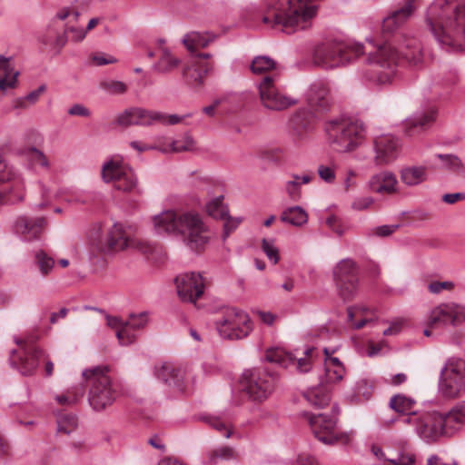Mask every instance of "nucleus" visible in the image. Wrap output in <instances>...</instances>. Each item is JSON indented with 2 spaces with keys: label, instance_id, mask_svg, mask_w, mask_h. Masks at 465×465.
<instances>
[{
  "label": "nucleus",
  "instance_id": "f257e3e1",
  "mask_svg": "<svg viewBox=\"0 0 465 465\" xmlns=\"http://www.w3.org/2000/svg\"><path fill=\"white\" fill-rule=\"evenodd\" d=\"M415 1L404 0L402 6L382 20L381 33L385 43L368 57L371 69L366 72V77L370 81L377 84L391 83L400 60H404L414 67L422 64V53L416 41L409 39L401 43V36L397 34V30L413 14Z\"/></svg>",
  "mask_w": 465,
  "mask_h": 465
},
{
  "label": "nucleus",
  "instance_id": "f03ea898",
  "mask_svg": "<svg viewBox=\"0 0 465 465\" xmlns=\"http://www.w3.org/2000/svg\"><path fill=\"white\" fill-rule=\"evenodd\" d=\"M425 25L441 45L465 48V0H434L427 9Z\"/></svg>",
  "mask_w": 465,
  "mask_h": 465
},
{
  "label": "nucleus",
  "instance_id": "7ed1b4c3",
  "mask_svg": "<svg viewBox=\"0 0 465 465\" xmlns=\"http://www.w3.org/2000/svg\"><path fill=\"white\" fill-rule=\"evenodd\" d=\"M153 222L157 234H180L194 252H202L209 242L208 228L198 213L188 212L177 215L173 211H165L155 215Z\"/></svg>",
  "mask_w": 465,
  "mask_h": 465
},
{
  "label": "nucleus",
  "instance_id": "20e7f679",
  "mask_svg": "<svg viewBox=\"0 0 465 465\" xmlns=\"http://www.w3.org/2000/svg\"><path fill=\"white\" fill-rule=\"evenodd\" d=\"M316 11V5H303L302 0H297V3L292 0H269L262 21L272 28L281 26L283 32L292 34L308 27Z\"/></svg>",
  "mask_w": 465,
  "mask_h": 465
},
{
  "label": "nucleus",
  "instance_id": "39448f33",
  "mask_svg": "<svg viewBox=\"0 0 465 465\" xmlns=\"http://www.w3.org/2000/svg\"><path fill=\"white\" fill-rule=\"evenodd\" d=\"M325 132L331 148L339 153L355 150L365 136V128L361 122L344 116L327 121Z\"/></svg>",
  "mask_w": 465,
  "mask_h": 465
},
{
  "label": "nucleus",
  "instance_id": "423d86ee",
  "mask_svg": "<svg viewBox=\"0 0 465 465\" xmlns=\"http://www.w3.org/2000/svg\"><path fill=\"white\" fill-rule=\"evenodd\" d=\"M279 380L274 368L256 367L242 372L241 385L250 400L262 402L273 393Z\"/></svg>",
  "mask_w": 465,
  "mask_h": 465
},
{
  "label": "nucleus",
  "instance_id": "0eeeda50",
  "mask_svg": "<svg viewBox=\"0 0 465 465\" xmlns=\"http://www.w3.org/2000/svg\"><path fill=\"white\" fill-rule=\"evenodd\" d=\"M361 44L350 45L341 41H328L318 45L313 53V62L324 69H331L350 63L363 54Z\"/></svg>",
  "mask_w": 465,
  "mask_h": 465
},
{
  "label": "nucleus",
  "instance_id": "6e6552de",
  "mask_svg": "<svg viewBox=\"0 0 465 465\" xmlns=\"http://www.w3.org/2000/svg\"><path fill=\"white\" fill-rule=\"evenodd\" d=\"M108 371V366H96L84 370L82 374L90 382L88 401L95 411L105 410L115 401V391Z\"/></svg>",
  "mask_w": 465,
  "mask_h": 465
},
{
  "label": "nucleus",
  "instance_id": "1a4fd4ad",
  "mask_svg": "<svg viewBox=\"0 0 465 465\" xmlns=\"http://www.w3.org/2000/svg\"><path fill=\"white\" fill-rule=\"evenodd\" d=\"M214 324L220 336L228 340L245 338L252 330L249 315L235 307L225 308Z\"/></svg>",
  "mask_w": 465,
  "mask_h": 465
},
{
  "label": "nucleus",
  "instance_id": "9d476101",
  "mask_svg": "<svg viewBox=\"0 0 465 465\" xmlns=\"http://www.w3.org/2000/svg\"><path fill=\"white\" fill-rule=\"evenodd\" d=\"M439 390L446 398H457L465 391V359L449 358L440 373Z\"/></svg>",
  "mask_w": 465,
  "mask_h": 465
},
{
  "label": "nucleus",
  "instance_id": "9b49d317",
  "mask_svg": "<svg viewBox=\"0 0 465 465\" xmlns=\"http://www.w3.org/2000/svg\"><path fill=\"white\" fill-rule=\"evenodd\" d=\"M338 414L339 408L336 405L332 406L331 414L304 413L315 438L326 445H334L344 437L342 433H338L336 430Z\"/></svg>",
  "mask_w": 465,
  "mask_h": 465
},
{
  "label": "nucleus",
  "instance_id": "f8f14e48",
  "mask_svg": "<svg viewBox=\"0 0 465 465\" xmlns=\"http://www.w3.org/2000/svg\"><path fill=\"white\" fill-rule=\"evenodd\" d=\"M332 274L340 298L344 302L352 300L359 286V269L356 262L351 259H343L334 267Z\"/></svg>",
  "mask_w": 465,
  "mask_h": 465
},
{
  "label": "nucleus",
  "instance_id": "ddd939ff",
  "mask_svg": "<svg viewBox=\"0 0 465 465\" xmlns=\"http://www.w3.org/2000/svg\"><path fill=\"white\" fill-rule=\"evenodd\" d=\"M22 347L19 351L12 350L10 352V365L18 370L25 376L34 374L37 369L40 360L45 358V352L34 343L17 341Z\"/></svg>",
  "mask_w": 465,
  "mask_h": 465
},
{
  "label": "nucleus",
  "instance_id": "4468645a",
  "mask_svg": "<svg viewBox=\"0 0 465 465\" xmlns=\"http://www.w3.org/2000/svg\"><path fill=\"white\" fill-rule=\"evenodd\" d=\"M262 105L271 111H283L297 104V100L281 92L272 76H264L258 85Z\"/></svg>",
  "mask_w": 465,
  "mask_h": 465
},
{
  "label": "nucleus",
  "instance_id": "2eb2a0df",
  "mask_svg": "<svg viewBox=\"0 0 465 465\" xmlns=\"http://www.w3.org/2000/svg\"><path fill=\"white\" fill-rule=\"evenodd\" d=\"M315 351L316 349L314 347L307 348L303 352L304 356L297 358L292 353L287 352L282 349L269 348L265 351L264 361L282 368L295 364L300 372L306 373L312 367Z\"/></svg>",
  "mask_w": 465,
  "mask_h": 465
},
{
  "label": "nucleus",
  "instance_id": "dca6fc26",
  "mask_svg": "<svg viewBox=\"0 0 465 465\" xmlns=\"http://www.w3.org/2000/svg\"><path fill=\"white\" fill-rule=\"evenodd\" d=\"M12 182L7 189L0 191V205H15L25 200L24 183L17 173L0 155V184Z\"/></svg>",
  "mask_w": 465,
  "mask_h": 465
},
{
  "label": "nucleus",
  "instance_id": "f3484780",
  "mask_svg": "<svg viewBox=\"0 0 465 465\" xmlns=\"http://www.w3.org/2000/svg\"><path fill=\"white\" fill-rule=\"evenodd\" d=\"M91 242L97 252L103 254H113L128 246V240L118 224H114L105 233L101 228L94 231L91 234Z\"/></svg>",
  "mask_w": 465,
  "mask_h": 465
},
{
  "label": "nucleus",
  "instance_id": "a211bd4d",
  "mask_svg": "<svg viewBox=\"0 0 465 465\" xmlns=\"http://www.w3.org/2000/svg\"><path fill=\"white\" fill-rule=\"evenodd\" d=\"M102 178L105 183L114 182V187L123 192H131L137 184V178L133 170L113 160L104 163Z\"/></svg>",
  "mask_w": 465,
  "mask_h": 465
},
{
  "label": "nucleus",
  "instance_id": "6ab92c4d",
  "mask_svg": "<svg viewBox=\"0 0 465 465\" xmlns=\"http://www.w3.org/2000/svg\"><path fill=\"white\" fill-rule=\"evenodd\" d=\"M465 321V308L455 302L440 303L433 308L428 317V326L451 324L457 326Z\"/></svg>",
  "mask_w": 465,
  "mask_h": 465
},
{
  "label": "nucleus",
  "instance_id": "aec40b11",
  "mask_svg": "<svg viewBox=\"0 0 465 465\" xmlns=\"http://www.w3.org/2000/svg\"><path fill=\"white\" fill-rule=\"evenodd\" d=\"M165 114L151 111L141 107H131L124 110L116 118V124L122 127L131 125L149 126L153 123L164 122Z\"/></svg>",
  "mask_w": 465,
  "mask_h": 465
},
{
  "label": "nucleus",
  "instance_id": "412c9836",
  "mask_svg": "<svg viewBox=\"0 0 465 465\" xmlns=\"http://www.w3.org/2000/svg\"><path fill=\"white\" fill-rule=\"evenodd\" d=\"M179 297L185 302H195L203 293V280L200 273L190 272L175 278Z\"/></svg>",
  "mask_w": 465,
  "mask_h": 465
},
{
  "label": "nucleus",
  "instance_id": "4be33fe9",
  "mask_svg": "<svg viewBox=\"0 0 465 465\" xmlns=\"http://www.w3.org/2000/svg\"><path fill=\"white\" fill-rule=\"evenodd\" d=\"M317 123L316 114L307 108L296 110L289 120V127L293 136L302 140L312 133Z\"/></svg>",
  "mask_w": 465,
  "mask_h": 465
},
{
  "label": "nucleus",
  "instance_id": "5701e85b",
  "mask_svg": "<svg viewBox=\"0 0 465 465\" xmlns=\"http://www.w3.org/2000/svg\"><path fill=\"white\" fill-rule=\"evenodd\" d=\"M440 422H443L441 413L438 411L423 413L420 415L417 433L426 441H435L444 432Z\"/></svg>",
  "mask_w": 465,
  "mask_h": 465
},
{
  "label": "nucleus",
  "instance_id": "b1692460",
  "mask_svg": "<svg viewBox=\"0 0 465 465\" xmlns=\"http://www.w3.org/2000/svg\"><path fill=\"white\" fill-rule=\"evenodd\" d=\"M399 141L392 135H381L374 140L377 164H387L396 158Z\"/></svg>",
  "mask_w": 465,
  "mask_h": 465
},
{
  "label": "nucleus",
  "instance_id": "393cba45",
  "mask_svg": "<svg viewBox=\"0 0 465 465\" xmlns=\"http://www.w3.org/2000/svg\"><path fill=\"white\" fill-rule=\"evenodd\" d=\"M213 69V62L192 60L183 67L182 74L187 84L201 86L203 84L204 77Z\"/></svg>",
  "mask_w": 465,
  "mask_h": 465
},
{
  "label": "nucleus",
  "instance_id": "a878e982",
  "mask_svg": "<svg viewBox=\"0 0 465 465\" xmlns=\"http://www.w3.org/2000/svg\"><path fill=\"white\" fill-rule=\"evenodd\" d=\"M45 220L43 217H37L35 219L27 216H19L14 224L15 232L20 234L26 241L36 239L41 234Z\"/></svg>",
  "mask_w": 465,
  "mask_h": 465
},
{
  "label": "nucleus",
  "instance_id": "bb28decb",
  "mask_svg": "<svg viewBox=\"0 0 465 465\" xmlns=\"http://www.w3.org/2000/svg\"><path fill=\"white\" fill-rule=\"evenodd\" d=\"M308 104L318 111H327L330 108V92L326 84L315 82L307 93Z\"/></svg>",
  "mask_w": 465,
  "mask_h": 465
},
{
  "label": "nucleus",
  "instance_id": "cd10ccee",
  "mask_svg": "<svg viewBox=\"0 0 465 465\" xmlns=\"http://www.w3.org/2000/svg\"><path fill=\"white\" fill-rule=\"evenodd\" d=\"M441 417L442 436H451L465 421V402L455 406L449 412L441 413Z\"/></svg>",
  "mask_w": 465,
  "mask_h": 465
},
{
  "label": "nucleus",
  "instance_id": "c85d7f7f",
  "mask_svg": "<svg viewBox=\"0 0 465 465\" xmlns=\"http://www.w3.org/2000/svg\"><path fill=\"white\" fill-rule=\"evenodd\" d=\"M397 179L391 172L373 174L368 183L369 188L378 193H392L396 191Z\"/></svg>",
  "mask_w": 465,
  "mask_h": 465
},
{
  "label": "nucleus",
  "instance_id": "c756f323",
  "mask_svg": "<svg viewBox=\"0 0 465 465\" xmlns=\"http://www.w3.org/2000/svg\"><path fill=\"white\" fill-rule=\"evenodd\" d=\"M155 375L158 380L169 386L182 387L183 371L173 363L165 362L156 369Z\"/></svg>",
  "mask_w": 465,
  "mask_h": 465
},
{
  "label": "nucleus",
  "instance_id": "7c9ffc66",
  "mask_svg": "<svg viewBox=\"0 0 465 465\" xmlns=\"http://www.w3.org/2000/svg\"><path fill=\"white\" fill-rule=\"evenodd\" d=\"M303 396L310 404L319 409L327 406L331 401L329 389L322 380L318 386L312 387L305 391Z\"/></svg>",
  "mask_w": 465,
  "mask_h": 465
},
{
  "label": "nucleus",
  "instance_id": "2f4dec72",
  "mask_svg": "<svg viewBox=\"0 0 465 465\" xmlns=\"http://www.w3.org/2000/svg\"><path fill=\"white\" fill-rule=\"evenodd\" d=\"M216 35L213 33L190 32L183 38V44L190 53H194L198 48H204L214 41Z\"/></svg>",
  "mask_w": 465,
  "mask_h": 465
},
{
  "label": "nucleus",
  "instance_id": "473e14b6",
  "mask_svg": "<svg viewBox=\"0 0 465 465\" xmlns=\"http://www.w3.org/2000/svg\"><path fill=\"white\" fill-rule=\"evenodd\" d=\"M19 72L15 71L10 59L0 55V90L5 91L15 86Z\"/></svg>",
  "mask_w": 465,
  "mask_h": 465
},
{
  "label": "nucleus",
  "instance_id": "72a5a7b5",
  "mask_svg": "<svg viewBox=\"0 0 465 465\" xmlns=\"http://www.w3.org/2000/svg\"><path fill=\"white\" fill-rule=\"evenodd\" d=\"M436 111L431 109L429 112L422 113L420 115L410 120L406 124V133L413 135L429 127L435 121Z\"/></svg>",
  "mask_w": 465,
  "mask_h": 465
},
{
  "label": "nucleus",
  "instance_id": "f704fd0d",
  "mask_svg": "<svg viewBox=\"0 0 465 465\" xmlns=\"http://www.w3.org/2000/svg\"><path fill=\"white\" fill-rule=\"evenodd\" d=\"M280 220L282 223L300 227L307 223L308 214L303 208L296 205L283 210L281 213Z\"/></svg>",
  "mask_w": 465,
  "mask_h": 465
},
{
  "label": "nucleus",
  "instance_id": "c9c22d12",
  "mask_svg": "<svg viewBox=\"0 0 465 465\" xmlns=\"http://www.w3.org/2000/svg\"><path fill=\"white\" fill-rule=\"evenodd\" d=\"M401 179L408 186H415L427 180L426 167L411 166L403 168L401 172Z\"/></svg>",
  "mask_w": 465,
  "mask_h": 465
},
{
  "label": "nucleus",
  "instance_id": "e433bc0d",
  "mask_svg": "<svg viewBox=\"0 0 465 465\" xmlns=\"http://www.w3.org/2000/svg\"><path fill=\"white\" fill-rule=\"evenodd\" d=\"M162 54L153 66V69L159 74H168L177 68L181 60L172 55L171 51L165 47L161 48Z\"/></svg>",
  "mask_w": 465,
  "mask_h": 465
},
{
  "label": "nucleus",
  "instance_id": "4c0bfd02",
  "mask_svg": "<svg viewBox=\"0 0 465 465\" xmlns=\"http://www.w3.org/2000/svg\"><path fill=\"white\" fill-rule=\"evenodd\" d=\"M206 212L213 219L221 220L228 216V206L223 203V196L220 195L206 203Z\"/></svg>",
  "mask_w": 465,
  "mask_h": 465
},
{
  "label": "nucleus",
  "instance_id": "58836bf2",
  "mask_svg": "<svg viewBox=\"0 0 465 465\" xmlns=\"http://www.w3.org/2000/svg\"><path fill=\"white\" fill-rule=\"evenodd\" d=\"M414 404L415 401L413 399L402 394H396L391 398L389 406L400 414H407L411 411Z\"/></svg>",
  "mask_w": 465,
  "mask_h": 465
},
{
  "label": "nucleus",
  "instance_id": "ea45409f",
  "mask_svg": "<svg viewBox=\"0 0 465 465\" xmlns=\"http://www.w3.org/2000/svg\"><path fill=\"white\" fill-rule=\"evenodd\" d=\"M194 144L193 137L185 134L182 140H173L167 147H163L160 150L163 153H182L192 151Z\"/></svg>",
  "mask_w": 465,
  "mask_h": 465
},
{
  "label": "nucleus",
  "instance_id": "a19ab883",
  "mask_svg": "<svg viewBox=\"0 0 465 465\" xmlns=\"http://www.w3.org/2000/svg\"><path fill=\"white\" fill-rule=\"evenodd\" d=\"M77 427V418L72 413L62 414L57 418V431L70 434Z\"/></svg>",
  "mask_w": 465,
  "mask_h": 465
},
{
  "label": "nucleus",
  "instance_id": "79ce46f5",
  "mask_svg": "<svg viewBox=\"0 0 465 465\" xmlns=\"http://www.w3.org/2000/svg\"><path fill=\"white\" fill-rule=\"evenodd\" d=\"M35 259L43 275H47L54 268V260L43 250L35 252Z\"/></svg>",
  "mask_w": 465,
  "mask_h": 465
},
{
  "label": "nucleus",
  "instance_id": "37998d69",
  "mask_svg": "<svg viewBox=\"0 0 465 465\" xmlns=\"http://www.w3.org/2000/svg\"><path fill=\"white\" fill-rule=\"evenodd\" d=\"M276 63L268 56H257L251 64V70L253 74H263L273 69Z\"/></svg>",
  "mask_w": 465,
  "mask_h": 465
},
{
  "label": "nucleus",
  "instance_id": "c03bdc74",
  "mask_svg": "<svg viewBox=\"0 0 465 465\" xmlns=\"http://www.w3.org/2000/svg\"><path fill=\"white\" fill-rule=\"evenodd\" d=\"M101 89L109 94L116 95L126 93L127 84L121 81L115 80H104L99 84Z\"/></svg>",
  "mask_w": 465,
  "mask_h": 465
},
{
  "label": "nucleus",
  "instance_id": "a18cd8bd",
  "mask_svg": "<svg viewBox=\"0 0 465 465\" xmlns=\"http://www.w3.org/2000/svg\"><path fill=\"white\" fill-rule=\"evenodd\" d=\"M436 157L441 160L444 163V167L450 171L460 172L463 168L460 159L455 154L438 153Z\"/></svg>",
  "mask_w": 465,
  "mask_h": 465
},
{
  "label": "nucleus",
  "instance_id": "49530a36",
  "mask_svg": "<svg viewBox=\"0 0 465 465\" xmlns=\"http://www.w3.org/2000/svg\"><path fill=\"white\" fill-rule=\"evenodd\" d=\"M234 458L235 452L233 449L228 446L216 449L209 454V461L212 463H216L218 459L228 460Z\"/></svg>",
  "mask_w": 465,
  "mask_h": 465
},
{
  "label": "nucleus",
  "instance_id": "de8ad7c7",
  "mask_svg": "<svg viewBox=\"0 0 465 465\" xmlns=\"http://www.w3.org/2000/svg\"><path fill=\"white\" fill-rule=\"evenodd\" d=\"M262 249L268 257V259L272 261L274 264H276L279 262V250L274 246L273 240L262 239Z\"/></svg>",
  "mask_w": 465,
  "mask_h": 465
},
{
  "label": "nucleus",
  "instance_id": "09e8293b",
  "mask_svg": "<svg viewBox=\"0 0 465 465\" xmlns=\"http://www.w3.org/2000/svg\"><path fill=\"white\" fill-rule=\"evenodd\" d=\"M344 368L331 367L327 364L325 367V375L321 377L325 384L340 381L343 377Z\"/></svg>",
  "mask_w": 465,
  "mask_h": 465
},
{
  "label": "nucleus",
  "instance_id": "8fccbe9b",
  "mask_svg": "<svg viewBox=\"0 0 465 465\" xmlns=\"http://www.w3.org/2000/svg\"><path fill=\"white\" fill-rule=\"evenodd\" d=\"M28 155L30 161L36 165H40L44 168L49 167V162L45 153L35 147H31L28 150Z\"/></svg>",
  "mask_w": 465,
  "mask_h": 465
},
{
  "label": "nucleus",
  "instance_id": "3c124183",
  "mask_svg": "<svg viewBox=\"0 0 465 465\" xmlns=\"http://www.w3.org/2000/svg\"><path fill=\"white\" fill-rule=\"evenodd\" d=\"M132 331V328L126 325V321L124 325L116 331V337L121 344L125 345L133 342L135 336Z\"/></svg>",
  "mask_w": 465,
  "mask_h": 465
},
{
  "label": "nucleus",
  "instance_id": "603ef678",
  "mask_svg": "<svg viewBox=\"0 0 465 465\" xmlns=\"http://www.w3.org/2000/svg\"><path fill=\"white\" fill-rule=\"evenodd\" d=\"M261 157L268 163H280L283 159V153L280 148H275L262 151L261 153Z\"/></svg>",
  "mask_w": 465,
  "mask_h": 465
},
{
  "label": "nucleus",
  "instance_id": "864d4df0",
  "mask_svg": "<svg viewBox=\"0 0 465 465\" xmlns=\"http://www.w3.org/2000/svg\"><path fill=\"white\" fill-rule=\"evenodd\" d=\"M223 240L225 241L232 232H233L241 223V219H233L230 213H228V216H225L223 219Z\"/></svg>",
  "mask_w": 465,
  "mask_h": 465
},
{
  "label": "nucleus",
  "instance_id": "5fc2aeb1",
  "mask_svg": "<svg viewBox=\"0 0 465 465\" xmlns=\"http://www.w3.org/2000/svg\"><path fill=\"white\" fill-rule=\"evenodd\" d=\"M147 322L146 312L139 314H130L129 319L126 321V325L130 326L132 330L143 328Z\"/></svg>",
  "mask_w": 465,
  "mask_h": 465
},
{
  "label": "nucleus",
  "instance_id": "6e6d98bb",
  "mask_svg": "<svg viewBox=\"0 0 465 465\" xmlns=\"http://www.w3.org/2000/svg\"><path fill=\"white\" fill-rule=\"evenodd\" d=\"M373 386L367 380H361L356 384V393L369 400L372 395Z\"/></svg>",
  "mask_w": 465,
  "mask_h": 465
},
{
  "label": "nucleus",
  "instance_id": "4d7b16f0",
  "mask_svg": "<svg viewBox=\"0 0 465 465\" xmlns=\"http://www.w3.org/2000/svg\"><path fill=\"white\" fill-rule=\"evenodd\" d=\"M205 420L215 430H217L220 432L224 431L223 436L225 438L231 437V430L227 429L224 422L218 417H208L205 418Z\"/></svg>",
  "mask_w": 465,
  "mask_h": 465
},
{
  "label": "nucleus",
  "instance_id": "13d9d810",
  "mask_svg": "<svg viewBox=\"0 0 465 465\" xmlns=\"http://www.w3.org/2000/svg\"><path fill=\"white\" fill-rule=\"evenodd\" d=\"M91 59L94 62V64L97 66L114 64L117 62V59L115 57L104 53L93 54Z\"/></svg>",
  "mask_w": 465,
  "mask_h": 465
},
{
  "label": "nucleus",
  "instance_id": "bf43d9fd",
  "mask_svg": "<svg viewBox=\"0 0 465 465\" xmlns=\"http://www.w3.org/2000/svg\"><path fill=\"white\" fill-rule=\"evenodd\" d=\"M318 174L326 183H333L335 180V172L331 167L320 165L318 167Z\"/></svg>",
  "mask_w": 465,
  "mask_h": 465
},
{
  "label": "nucleus",
  "instance_id": "052dcab7",
  "mask_svg": "<svg viewBox=\"0 0 465 465\" xmlns=\"http://www.w3.org/2000/svg\"><path fill=\"white\" fill-rule=\"evenodd\" d=\"M454 287V283L452 282H431L428 289L431 293H440L442 290H451Z\"/></svg>",
  "mask_w": 465,
  "mask_h": 465
},
{
  "label": "nucleus",
  "instance_id": "680f3d73",
  "mask_svg": "<svg viewBox=\"0 0 465 465\" xmlns=\"http://www.w3.org/2000/svg\"><path fill=\"white\" fill-rule=\"evenodd\" d=\"M399 227L400 224L381 225L375 228L374 233L379 237H387L391 235Z\"/></svg>",
  "mask_w": 465,
  "mask_h": 465
},
{
  "label": "nucleus",
  "instance_id": "e2e57ef3",
  "mask_svg": "<svg viewBox=\"0 0 465 465\" xmlns=\"http://www.w3.org/2000/svg\"><path fill=\"white\" fill-rule=\"evenodd\" d=\"M68 114L70 115H77L83 117H88L91 114L89 109L81 104H75L71 106L68 110Z\"/></svg>",
  "mask_w": 465,
  "mask_h": 465
},
{
  "label": "nucleus",
  "instance_id": "0e129e2a",
  "mask_svg": "<svg viewBox=\"0 0 465 465\" xmlns=\"http://www.w3.org/2000/svg\"><path fill=\"white\" fill-rule=\"evenodd\" d=\"M134 247L145 256L151 254L154 250V246L152 243L143 241L134 242Z\"/></svg>",
  "mask_w": 465,
  "mask_h": 465
},
{
  "label": "nucleus",
  "instance_id": "69168bd1",
  "mask_svg": "<svg viewBox=\"0 0 465 465\" xmlns=\"http://www.w3.org/2000/svg\"><path fill=\"white\" fill-rule=\"evenodd\" d=\"M46 90V85L45 84H41L37 89L30 92L28 94L25 95V99H27L28 101V104H35L40 95L42 94H44Z\"/></svg>",
  "mask_w": 465,
  "mask_h": 465
},
{
  "label": "nucleus",
  "instance_id": "338daca9",
  "mask_svg": "<svg viewBox=\"0 0 465 465\" xmlns=\"http://www.w3.org/2000/svg\"><path fill=\"white\" fill-rule=\"evenodd\" d=\"M463 200H465L464 193H445L442 196V201L448 204H453Z\"/></svg>",
  "mask_w": 465,
  "mask_h": 465
},
{
  "label": "nucleus",
  "instance_id": "774afa93",
  "mask_svg": "<svg viewBox=\"0 0 465 465\" xmlns=\"http://www.w3.org/2000/svg\"><path fill=\"white\" fill-rule=\"evenodd\" d=\"M297 463L299 465H320L317 459L309 454H300L297 457Z\"/></svg>",
  "mask_w": 465,
  "mask_h": 465
}]
</instances>
